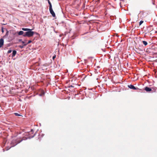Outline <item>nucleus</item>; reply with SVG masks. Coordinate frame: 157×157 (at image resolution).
<instances>
[{"mask_svg":"<svg viewBox=\"0 0 157 157\" xmlns=\"http://www.w3.org/2000/svg\"><path fill=\"white\" fill-rule=\"evenodd\" d=\"M24 32L23 31H21L18 33V35H22L23 34L24 35Z\"/></svg>","mask_w":157,"mask_h":157,"instance_id":"obj_9","label":"nucleus"},{"mask_svg":"<svg viewBox=\"0 0 157 157\" xmlns=\"http://www.w3.org/2000/svg\"><path fill=\"white\" fill-rule=\"evenodd\" d=\"M11 52H12V50H9L7 52V53H10Z\"/></svg>","mask_w":157,"mask_h":157,"instance_id":"obj_16","label":"nucleus"},{"mask_svg":"<svg viewBox=\"0 0 157 157\" xmlns=\"http://www.w3.org/2000/svg\"><path fill=\"white\" fill-rule=\"evenodd\" d=\"M2 33H3L4 32V28L3 27L2 28Z\"/></svg>","mask_w":157,"mask_h":157,"instance_id":"obj_17","label":"nucleus"},{"mask_svg":"<svg viewBox=\"0 0 157 157\" xmlns=\"http://www.w3.org/2000/svg\"><path fill=\"white\" fill-rule=\"evenodd\" d=\"M22 43L23 44H25V42L24 41H22Z\"/></svg>","mask_w":157,"mask_h":157,"instance_id":"obj_20","label":"nucleus"},{"mask_svg":"<svg viewBox=\"0 0 157 157\" xmlns=\"http://www.w3.org/2000/svg\"><path fill=\"white\" fill-rule=\"evenodd\" d=\"M31 42H32V41L31 40H29L28 41V42L27 43H26L25 44H24V46H26L27 44L31 43Z\"/></svg>","mask_w":157,"mask_h":157,"instance_id":"obj_13","label":"nucleus"},{"mask_svg":"<svg viewBox=\"0 0 157 157\" xmlns=\"http://www.w3.org/2000/svg\"><path fill=\"white\" fill-rule=\"evenodd\" d=\"M142 42L143 44L145 45L146 46L147 44V41H143Z\"/></svg>","mask_w":157,"mask_h":157,"instance_id":"obj_11","label":"nucleus"},{"mask_svg":"<svg viewBox=\"0 0 157 157\" xmlns=\"http://www.w3.org/2000/svg\"><path fill=\"white\" fill-rule=\"evenodd\" d=\"M27 132L28 133H29L30 134H33L34 132V130L33 129H30V131H28V130H27Z\"/></svg>","mask_w":157,"mask_h":157,"instance_id":"obj_6","label":"nucleus"},{"mask_svg":"<svg viewBox=\"0 0 157 157\" xmlns=\"http://www.w3.org/2000/svg\"><path fill=\"white\" fill-rule=\"evenodd\" d=\"M34 34V32L32 31L31 30L28 31L25 33L23 35V36L24 37L28 36V37H30L32 36Z\"/></svg>","mask_w":157,"mask_h":157,"instance_id":"obj_1","label":"nucleus"},{"mask_svg":"<svg viewBox=\"0 0 157 157\" xmlns=\"http://www.w3.org/2000/svg\"><path fill=\"white\" fill-rule=\"evenodd\" d=\"M44 94V91L42 90L41 92V93L40 95L41 96H43Z\"/></svg>","mask_w":157,"mask_h":157,"instance_id":"obj_12","label":"nucleus"},{"mask_svg":"<svg viewBox=\"0 0 157 157\" xmlns=\"http://www.w3.org/2000/svg\"><path fill=\"white\" fill-rule=\"evenodd\" d=\"M144 21H141L139 22V25H141L143 23Z\"/></svg>","mask_w":157,"mask_h":157,"instance_id":"obj_14","label":"nucleus"},{"mask_svg":"<svg viewBox=\"0 0 157 157\" xmlns=\"http://www.w3.org/2000/svg\"><path fill=\"white\" fill-rule=\"evenodd\" d=\"M15 115L16 116H21L19 114L17 113H14Z\"/></svg>","mask_w":157,"mask_h":157,"instance_id":"obj_15","label":"nucleus"},{"mask_svg":"<svg viewBox=\"0 0 157 157\" xmlns=\"http://www.w3.org/2000/svg\"><path fill=\"white\" fill-rule=\"evenodd\" d=\"M22 141V140H21L20 141H18V143H20Z\"/></svg>","mask_w":157,"mask_h":157,"instance_id":"obj_21","label":"nucleus"},{"mask_svg":"<svg viewBox=\"0 0 157 157\" xmlns=\"http://www.w3.org/2000/svg\"><path fill=\"white\" fill-rule=\"evenodd\" d=\"M144 89L147 92H150L151 91V88L147 86L145 87Z\"/></svg>","mask_w":157,"mask_h":157,"instance_id":"obj_5","label":"nucleus"},{"mask_svg":"<svg viewBox=\"0 0 157 157\" xmlns=\"http://www.w3.org/2000/svg\"><path fill=\"white\" fill-rule=\"evenodd\" d=\"M49 10L51 14L52 15V16L53 17H55L56 16V15L52 9V7H49Z\"/></svg>","mask_w":157,"mask_h":157,"instance_id":"obj_2","label":"nucleus"},{"mask_svg":"<svg viewBox=\"0 0 157 157\" xmlns=\"http://www.w3.org/2000/svg\"><path fill=\"white\" fill-rule=\"evenodd\" d=\"M16 53H17L16 51L15 50L13 51L12 55V57H13L14 56H15V55H16Z\"/></svg>","mask_w":157,"mask_h":157,"instance_id":"obj_7","label":"nucleus"},{"mask_svg":"<svg viewBox=\"0 0 157 157\" xmlns=\"http://www.w3.org/2000/svg\"><path fill=\"white\" fill-rule=\"evenodd\" d=\"M128 86L130 89H132L134 90H136L138 89L137 88H136L134 86L132 85H128Z\"/></svg>","mask_w":157,"mask_h":157,"instance_id":"obj_3","label":"nucleus"},{"mask_svg":"<svg viewBox=\"0 0 157 157\" xmlns=\"http://www.w3.org/2000/svg\"><path fill=\"white\" fill-rule=\"evenodd\" d=\"M4 44V40L1 38L0 39V48H1Z\"/></svg>","mask_w":157,"mask_h":157,"instance_id":"obj_4","label":"nucleus"},{"mask_svg":"<svg viewBox=\"0 0 157 157\" xmlns=\"http://www.w3.org/2000/svg\"><path fill=\"white\" fill-rule=\"evenodd\" d=\"M56 57V55H55L53 57H52V59L53 60H54V59Z\"/></svg>","mask_w":157,"mask_h":157,"instance_id":"obj_19","label":"nucleus"},{"mask_svg":"<svg viewBox=\"0 0 157 157\" xmlns=\"http://www.w3.org/2000/svg\"><path fill=\"white\" fill-rule=\"evenodd\" d=\"M24 46V45L23 46L20 45V46H19V47L20 48H23V46Z\"/></svg>","mask_w":157,"mask_h":157,"instance_id":"obj_18","label":"nucleus"},{"mask_svg":"<svg viewBox=\"0 0 157 157\" xmlns=\"http://www.w3.org/2000/svg\"><path fill=\"white\" fill-rule=\"evenodd\" d=\"M47 1H48V2L49 5V7H52V4L50 2V1L49 0H46Z\"/></svg>","mask_w":157,"mask_h":157,"instance_id":"obj_10","label":"nucleus"},{"mask_svg":"<svg viewBox=\"0 0 157 157\" xmlns=\"http://www.w3.org/2000/svg\"><path fill=\"white\" fill-rule=\"evenodd\" d=\"M19 41H21V39H20L19 40Z\"/></svg>","mask_w":157,"mask_h":157,"instance_id":"obj_22","label":"nucleus"},{"mask_svg":"<svg viewBox=\"0 0 157 157\" xmlns=\"http://www.w3.org/2000/svg\"><path fill=\"white\" fill-rule=\"evenodd\" d=\"M22 29L24 31H30L32 29H29L28 28H22Z\"/></svg>","mask_w":157,"mask_h":157,"instance_id":"obj_8","label":"nucleus"}]
</instances>
